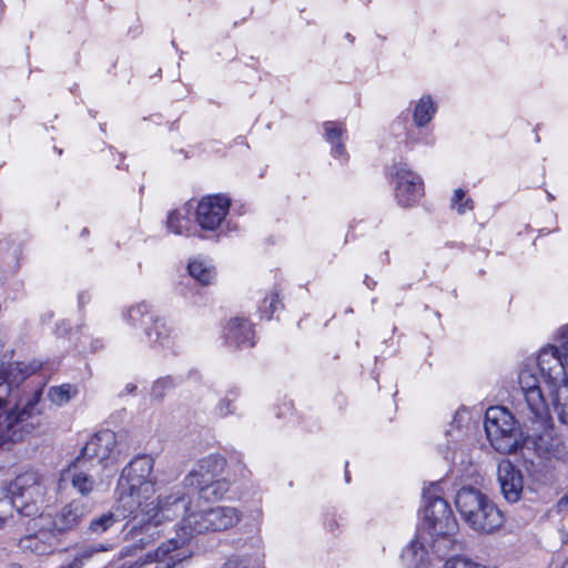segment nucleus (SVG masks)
<instances>
[{
    "label": "nucleus",
    "instance_id": "1",
    "mask_svg": "<svg viewBox=\"0 0 568 568\" xmlns=\"http://www.w3.org/2000/svg\"><path fill=\"white\" fill-rule=\"evenodd\" d=\"M154 462L150 456L134 458L123 470L119 480L121 489L119 508L123 517L134 515L143 501L151 499L155 493L154 483L150 480Z\"/></svg>",
    "mask_w": 568,
    "mask_h": 568
},
{
    "label": "nucleus",
    "instance_id": "2",
    "mask_svg": "<svg viewBox=\"0 0 568 568\" xmlns=\"http://www.w3.org/2000/svg\"><path fill=\"white\" fill-rule=\"evenodd\" d=\"M455 505L465 523L479 534H493L504 525V516L494 501L479 489L462 487Z\"/></svg>",
    "mask_w": 568,
    "mask_h": 568
},
{
    "label": "nucleus",
    "instance_id": "3",
    "mask_svg": "<svg viewBox=\"0 0 568 568\" xmlns=\"http://www.w3.org/2000/svg\"><path fill=\"white\" fill-rule=\"evenodd\" d=\"M523 400L517 403L518 414L526 417L532 425V436L542 440L551 430L549 400L538 384V377L529 367H524L518 374Z\"/></svg>",
    "mask_w": 568,
    "mask_h": 568
},
{
    "label": "nucleus",
    "instance_id": "4",
    "mask_svg": "<svg viewBox=\"0 0 568 568\" xmlns=\"http://www.w3.org/2000/svg\"><path fill=\"white\" fill-rule=\"evenodd\" d=\"M7 491L11 505L19 514L36 517L45 501L48 480L37 470H27L9 483Z\"/></svg>",
    "mask_w": 568,
    "mask_h": 568
},
{
    "label": "nucleus",
    "instance_id": "5",
    "mask_svg": "<svg viewBox=\"0 0 568 568\" xmlns=\"http://www.w3.org/2000/svg\"><path fill=\"white\" fill-rule=\"evenodd\" d=\"M41 392L37 390L24 404L17 403L4 414H0V449L22 443L38 426L33 418Z\"/></svg>",
    "mask_w": 568,
    "mask_h": 568
},
{
    "label": "nucleus",
    "instance_id": "6",
    "mask_svg": "<svg viewBox=\"0 0 568 568\" xmlns=\"http://www.w3.org/2000/svg\"><path fill=\"white\" fill-rule=\"evenodd\" d=\"M206 509H197V506L193 507L190 501V510L185 511L182 518L181 525L176 532L178 537L163 542L155 550L154 555H149L150 560L160 561L164 559L169 554L174 552L171 556L173 562H181L192 556V550L189 548V544L195 534H201L199 525L205 523Z\"/></svg>",
    "mask_w": 568,
    "mask_h": 568
},
{
    "label": "nucleus",
    "instance_id": "7",
    "mask_svg": "<svg viewBox=\"0 0 568 568\" xmlns=\"http://www.w3.org/2000/svg\"><path fill=\"white\" fill-rule=\"evenodd\" d=\"M485 430L491 446L499 453H514L520 443V430L514 416L501 406L486 410Z\"/></svg>",
    "mask_w": 568,
    "mask_h": 568
},
{
    "label": "nucleus",
    "instance_id": "8",
    "mask_svg": "<svg viewBox=\"0 0 568 568\" xmlns=\"http://www.w3.org/2000/svg\"><path fill=\"white\" fill-rule=\"evenodd\" d=\"M424 519L427 525L422 531L429 537L435 534L454 535L457 521L448 503L440 496L439 486L430 485L424 490Z\"/></svg>",
    "mask_w": 568,
    "mask_h": 568
},
{
    "label": "nucleus",
    "instance_id": "9",
    "mask_svg": "<svg viewBox=\"0 0 568 568\" xmlns=\"http://www.w3.org/2000/svg\"><path fill=\"white\" fill-rule=\"evenodd\" d=\"M561 339L559 347L548 346L538 354L537 364L546 386L566 381L568 372V327L564 329Z\"/></svg>",
    "mask_w": 568,
    "mask_h": 568
},
{
    "label": "nucleus",
    "instance_id": "10",
    "mask_svg": "<svg viewBox=\"0 0 568 568\" xmlns=\"http://www.w3.org/2000/svg\"><path fill=\"white\" fill-rule=\"evenodd\" d=\"M141 513L148 518L143 529L148 532L151 526H158L165 520H171L182 513L190 510V500H186L180 491L170 494L165 497H159L156 503L143 501Z\"/></svg>",
    "mask_w": 568,
    "mask_h": 568
},
{
    "label": "nucleus",
    "instance_id": "11",
    "mask_svg": "<svg viewBox=\"0 0 568 568\" xmlns=\"http://www.w3.org/2000/svg\"><path fill=\"white\" fill-rule=\"evenodd\" d=\"M121 449L114 432L105 429L93 435L82 448L81 459H97L99 463H114Z\"/></svg>",
    "mask_w": 568,
    "mask_h": 568
},
{
    "label": "nucleus",
    "instance_id": "12",
    "mask_svg": "<svg viewBox=\"0 0 568 568\" xmlns=\"http://www.w3.org/2000/svg\"><path fill=\"white\" fill-rule=\"evenodd\" d=\"M90 513L85 501L73 499L63 506L48 524V531L51 536L63 535L75 529L83 518Z\"/></svg>",
    "mask_w": 568,
    "mask_h": 568
},
{
    "label": "nucleus",
    "instance_id": "13",
    "mask_svg": "<svg viewBox=\"0 0 568 568\" xmlns=\"http://www.w3.org/2000/svg\"><path fill=\"white\" fill-rule=\"evenodd\" d=\"M230 209V200L221 195L203 197L196 207V221L201 229L213 231L220 226Z\"/></svg>",
    "mask_w": 568,
    "mask_h": 568
},
{
    "label": "nucleus",
    "instance_id": "14",
    "mask_svg": "<svg viewBox=\"0 0 568 568\" xmlns=\"http://www.w3.org/2000/svg\"><path fill=\"white\" fill-rule=\"evenodd\" d=\"M497 478L504 498L509 503L518 501L524 489L521 471L509 460L505 459L498 464Z\"/></svg>",
    "mask_w": 568,
    "mask_h": 568
},
{
    "label": "nucleus",
    "instance_id": "15",
    "mask_svg": "<svg viewBox=\"0 0 568 568\" xmlns=\"http://www.w3.org/2000/svg\"><path fill=\"white\" fill-rule=\"evenodd\" d=\"M396 197L403 206L415 203L423 194V182L419 175L409 171L406 166L397 168L396 173Z\"/></svg>",
    "mask_w": 568,
    "mask_h": 568
},
{
    "label": "nucleus",
    "instance_id": "16",
    "mask_svg": "<svg viewBox=\"0 0 568 568\" xmlns=\"http://www.w3.org/2000/svg\"><path fill=\"white\" fill-rule=\"evenodd\" d=\"M225 462L223 458L209 456L199 462L196 467L185 477L184 484L195 489L220 478Z\"/></svg>",
    "mask_w": 568,
    "mask_h": 568
},
{
    "label": "nucleus",
    "instance_id": "17",
    "mask_svg": "<svg viewBox=\"0 0 568 568\" xmlns=\"http://www.w3.org/2000/svg\"><path fill=\"white\" fill-rule=\"evenodd\" d=\"M241 515L236 508L217 506L206 509L204 524L199 525L200 532L226 530L236 525Z\"/></svg>",
    "mask_w": 568,
    "mask_h": 568
},
{
    "label": "nucleus",
    "instance_id": "18",
    "mask_svg": "<svg viewBox=\"0 0 568 568\" xmlns=\"http://www.w3.org/2000/svg\"><path fill=\"white\" fill-rule=\"evenodd\" d=\"M84 462L77 458L61 473L60 481L69 483L82 496L90 495L95 487L93 477L83 469Z\"/></svg>",
    "mask_w": 568,
    "mask_h": 568
},
{
    "label": "nucleus",
    "instance_id": "19",
    "mask_svg": "<svg viewBox=\"0 0 568 568\" xmlns=\"http://www.w3.org/2000/svg\"><path fill=\"white\" fill-rule=\"evenodd\" d=\"M40 521L41 524L37 532L26 535L19 539L18 546L23 552L38 556L51 554L52 545L45 539L49 534L48 526L43 524V517H40Z\"/></svg>",
    "mask_w": 568,
    "mask_h": 568
},
{
    "label": "nucleus",
    "instance_id": "20",
    "mask_svg": "<svg viewBox=\"0 0 568 568\" xmlns=\"http://www.w3.org/2000/svg\"><path fill=\"white\" fill-rule=\"evenodd\" d=\"M428 535L419 531L416 539L405 548L402 554V560L408 568H417L427 561L428 550L426 544L428 542Z\"/></svg>",
    "mask_w": 568,
    "mask_h": 568
},
{
    "label": "nucleus",
    "instance_id": "21",
    "mask_svg": "<svg viewBox=\"0 0 568 568\" xmlns=\"http://www.w3.org/2000/svg\"><path fill=\"white\" fill-rule=\"evenodd\" d=\"M550 397L549 408L552 407L562 422L568 417V378L565 382H556L547 386Z\"/></svg>",
    "mask_w": 568,
    "mask_h": 568
},
{
    "label": "nucleus",
    "instance_id": "22",
    "mask_svg": "<svg viewBox=\"0 0 568 568\" xmlns=\"http://www.w3.org/2000/svg\"><path fill=\"white\" fill-rule=\"evenodd\" d=\"M190 215L191 209L187 207L186 205L181 209L174 210L168 216V230L176 235H191L193 224Z\"/></svg>",
    "mask_w": 568,
    "mask_h": 568
},
{
    "label": "nucleus",
    "instance_id": "23",
    "mask_svg": "<svg viewBox=\"0 0 568 568\" xmlns=\"http://www.w3.org/2000/svg\"><path fill=\"white\" fill-rule=\"evenodd\" d=\"M111 549L112 546L109 544L98 542L85 545L77 550L72 560L69 564L62 565L59 568H83V566L97 554L109 551Z\"/></svg>",
    "mask_w": 568,
    "mask_h": 568
},
{
    "label": "nucleus",
    "instance_id": "24",
    "mask_svg": "<svg viewBox=\"0 0 568 568\" xmlns=\"http://www.w3.org/2000/svg\"><path fill=\"white\" fill-rule=\"evenodd\" d=\"M252 335L253 331L247 321L240 318L230 321L227 326V338L232 339L237 345L247 343L252 346Z\"/></svg>",
    "mask_w": 568,
    "mask_h": 568
},
{
    "label": "nucleus",
    "instance_id": "25",
    "mask_svg": "<svg viewBox=\"0 0 568 568\" xmlns=\"http://www.w3.org/2000/svg\"><path fill=\"white\" fill-rule=\"evenodd\" d=\"M196 490L199 499L213 501L221 499L225 495L229 490V483L223 478H219L210 484L201 486Z\"/></svg>",
    "mask_w": 568,
    "mask_h": 568
},
{
    "label": "nucleus",
    "instance_id": "26",
    "mask_svg": "<svg viewBox=\"0 0 568 568\" xmlns=\"http://www.w3.org/2000/svg\"><path fill=\"white\" fill-rule=\"evenodd\" d=\"M33 372V367L23 363H10L3 373L4 382L8 384V386L18 385Z\"/></svg>",
    "mask_w": 568,
    "mask_h": 568
},
{
    "label": "nucleus",
    "instance_id": "27",
    "mask_svg": "<svg viewBox=\"0 0 568 568\" xmlns=\"http://www.w3.org/2000/svg\"><path fill=\"white\" fill-rule=\"evenodd\" d=\"M435 113V106L429 97L422 98L417 103L414 112L415 123L419 126L428 123Z\"/></svg>",
    "mask_w": 568,
    "mask_h": 568
},
{
    "label": "nucleus",
    "instance_id": "28",
    "mask_svg": "<svg viewBox=\"0 0 568 568\" xmlns=\"http://www.w3.org/2000/svg\"><path fill=\"white\" fill-rule=\"evenodd\" d=\"M452 536L453 535L435 534L433 538L428 537V542L426 544L427 550L430 549V551L438 557L445 555L453 546Z\"/></svg>",
    "mask_w": 568,
    "mask_h": 568
},
{
    "label": "nucleus",
    "instance_id": "29",
    "mask_svg": "<svg viewBox=\"0 0 568 568\" xmlns=\"http://www.w3.org/2000/svg\"><path fill=\"white\" fill-rule=\"evenodd\" d=\"M189 273L202 285H207L215 276L213 268L205 266L204 263L193 261L189 264Z\"/></svg>",
    "mask_w": 568,
    "mask_h": 568
},
{
    "label": "nucleus",
    "instance_id": "30",
    "mask_svg": "<svg viewBox=\"0 0 568 568\" xmlns=\"http://www.w3.org/2000/svg\"><path fill=\"white\" fill-rule=\"evenodd\" d=\"M77 395V388L70 384L50 388L48 396L57 405H64Z\"/></svg>",
    "mask_w": 568,
    "mask_h": 568
},
{
    "label": "nucleus",
    "instance_id": "31",
    "mask_svg": "<svg viewBox=\"0 0 568 568\" xmlns=\"http://www.w3.org/2000/svg\"><path fill=\"white\" fill-rule=\"evenodd\" d=\"M146 334L151 341L163 344V342L170 336L171 328L168 327L164 321L155 318L152 327L148 328Z\"/></svg>",
    "mask_w": 568,
    "mask_h": 568
},
{
    "label": "nucleus",
    "instance_id": "32",
    "mask_svg": "<svg viewBox=\"0 0 568 568\" xmlns=\"http://www.w3.org/2000/svg\"><path fill=\"white\" fill-rule=\"evenodd\" d=\"M116 521V518L113 513H105L98 518H94L90 521L89 531L92 534H103L110 527H112Z\"/></svg>",
    "mask_w": 568,
    "mask_h": 568
},
{
    "label": "nucleus",
    "instance_id": "33",
    "mask_svg": "<svg viewBox=\"0 0 568 568\" xmlns=\"http://www.w3.org/2000/svg\"><path fill=\"white\" fill-rule=\"evenodd\" d=\"M325 134L329 142H336V144L333 148L334 154L342 155L344 153V146L338 141L342 134V129L336 123L327 122L325 124Z\"/></svg>",
    "mask_w": 568,
    "mask_h": 568
},
{
    "label": "nucleus",
    "instance_id": "34",
    "mask_svg": "<svg viewBox=\"0 0 568 568\" xmlns=\"http://www.w3.org/2000/svg\"><path fill=\"white\" fill-rule=\"evenodd\" d=\"M171 387V382L169 379H160L155 382L152 386V396L161 399L164 397L166 389Z\"/></svg>",
    "mask_w": 568,
    "mask_h": 568
},
{
    "label": "nucleus",
    "instance_id": "35",
    "mask_svg": "<svg viewBox=\"0 0 568 568\" xmlns=\"http://www.w3.org/2000/svg\"><path fill=\"white\" fill-rule=\"evenodd\" d=\"M280 302L278 300V295L277 294H273L271 297H270V304H268V307L266 308L265 307V311L267 312V316L271 317L272 314L275 312L276 310V304Z\"/></svg>",
    "mask_w": 568,
    "mask_h": 568
},
{
    "label": "nucleus",
    "instance_id": "36",
    "mask_svg": "<svg viewBox=\"0 0 568 568\" xmlns=\"http://www.w3.org/2000/svg\"><path fill=\"white\" fill-rule=\"evenodd\" d=\"M465 196V193L462 189H457L455 191L454 197H453V204L456 205L459 201H462Z\"/></svg>",
    "mask_w": 568,
    "mask_h": 568
},
{
    "label": "nucleus",
    "instance_id": "37",
    "mask_svg": "<svg viewBox=\"0 0 568 568\" xmlns=\"http://www.w3.org/2000/svg\"><path fill=\"white\" fill-rule=\"evenodd\" d=\"M471 209H473L471 201L467 200L464 204H462L457 207V211H458V213L463 214V213H465L466 210H471Z\"/></svg>",
    "mask_w": 568,
    "mask_h": 568
},
{
    "label": "nucleus",
    "instance_id": "38",
    "mask_svg": "<svg viewBox=\"0 0 568 568\" xmlns=\"http://www.w3.org/2000/svg\"><path fill=\"white\" fill-rule=\"evenodd\" d=\"M11 516L0 514V529L4 527Z\"/></svg>",
    "mask_w": 568,
    "mask_h": 568
},
{
    "label": "nucleus",
    "instance_id": "39",
    "mask_svg": "<svg viewBox=\"0 0 568 568\" xmlns=\"http://www.w3.org/2000/svg\"><path fill=\"white\" fill-rule=\"evenodd\" d=\"M559 504L562 507L568 506V494L560 499Z\"/></svg>",
    "mask_w": 568,
    "mask_h": 568
},
{
    "label": "nucleus",
    "instance_id": "40",
    "mask_svg": "<svg viewBox=\"0 0 568 568\" xmlns=\"http://www.w3.org/2000/svg\"><path fill=\"white\" fill-rule=\"evenodd\" d=\"M8 405V400L0 396V409Z\"/></svg>",
    "mask_w": 568,
    "mask_h": 568
},
{
    "label": "nucleus",
    "instance_id": "41",
    "mask_svg": "<svg viewBox=\"0 0 568 568\" xmlns=\"http://www.w3.org/2000/svg\"><path fill=\"white\" fill-rule=\"evenodd\" d=\"M223 405H226V413H231V410H230V402L222 400L221 406H223Z\"/></svg>",
    "mask_w": 568,
    "mask_h": 568
},
{
    "label": "nucleus",
    "instance_id": "42",
    "mask_svg": "<svg viewBox=\"0 0 568 568\" xmlns=\"http://www.w3.org/2000/svg\"><path fill=\"white\" fill-rule=\"evenodd\" d=\"M140 542H141L140 548H143L145 544L150 542V539L148 538V540H144V538H140Z\"/></svg>",
    "mask_w": 568,
    "mask_h": 568
},
{
    "label": "nucleus",
    "instance_id": "43",
    "mask_svg": "<svg viewBox=\"0 0 568 568\" xmlns=\"http://www.w3.org/2000/svg\"><path fill=\"white\" fill-rule=\"evenodd\" d=\"M561 568H568V558L565 560V562L562 564Z\"/></svg>",
    "mask_w": 568,
    "mask_h": 568
},
{
    "label": "nucleus",
    "instance_id": "44",
    "mask_svg": "<svg viewBox=\"0 0 568 568\" xmlns=\"http://www.w3.org/2000/svg\"><path fill=\"white\" fill-rule=\"evenodd\" d=\"M3 382H4V376L0 377V386L2 385Z\"/></svg>",
    "mask_w": 568,
    "mask_h": 568
},
{
    "label": "nucleus",
    "instance_id": "45",
    "mask_svg": "<svg viewBox=\"0 0 568 568\" xmlns=\"http://www.w3.org/2000/svg\"><path fill=\"white\" fill-rule=\"evenodd\" d=\"M565 542L568 544V532H567V537L565 538Z\"/></svg>",
    "mask_w": 568,
    "mask_h": 568
},
{
    "label": "nucleus",
    "instance_id": "46",
    "mask_svg": "<svg viewBox=\"0 0 568 568\" xmlns=\"http://www.w3.org/2000/svg\"><path fill=\"white\" fill-rule=\"evenodd\" d=\"M1 504H6V505H7L8 503H7V501H0V505H1Z\"/></svg>",
    "mask_w": 568,
    "mask_h": 568
}]
</instances>
